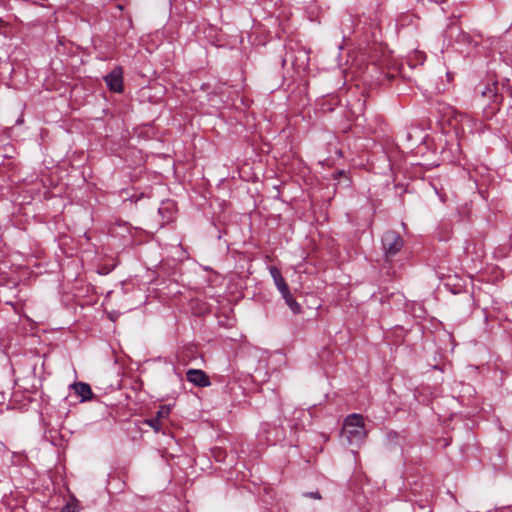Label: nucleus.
<instances>
[{
  "mask_svg": "<svg viewBox=\"0 0 512 512\" xmlns=\"http://www.w3.org/2000/svg\"><path fill=\"white\" fill-rule=\"evenodd\" d=\"M367 435L364 427V419L360 414L348 415L344 421L341 437L348 445L362 442Z\"/></svg>",
  "mask_w": 512,
  "mask_h": 512,
  "instance_id": "nucleus-1",
  "label": "nucleus"
},
{
  "mask_svg": "<svg viewBox=\"0 0 512 512\" xmlns=\"http://www.w3.org/2000/svg\"><path fill=\"white\" fill-rule=\"evenodd\" d=\"M382 245L386 256H393L401 250L403 240L396 232L388 231L383 235Z\"/></svg>",
  "mask_w": 512,
  "mask_h": 512,
  "instance_id": "nucleus-2",
  "label": "nucleus"
},
{
  "mask_svg": "<svg viewBox=\"0 0 512 512\" xmlns=\"http://www.w3.org/2000/svg\"><path fill=\"white\" fill-rule=\"evenodd\" d=\"M104 79L111 91L116 93L123 91V71L121 67H115Z\"/></svg>",
  "mask_w": 512,
  "mask_h": 512,
  "instance_id": "nucleus-3",
  "label": "nucleus"
},
{
  "mask_svg": "<svg viewBox=\"0 0 512 512\" xmlns=\"http://www.w3.org/2000/svg\"><path fill=\"white\" fill-rule=\"evenodd\" d=\"M171 413V408L168 405H162L156 413L154 418H149L144 421L145 424L150 426L155 432L162 430V421L167 419Z\"/></svg>",
  "mask_w": 512,
  "mask_h": 512,
  "instance_id": "nucleus-4",
  "label": "nucleus"
},
{
  "mask_svg": "<svg viewBox=\"0 0 512 512\" xmlns=\"http://www.w3.org/2000/svg\"><path fill=\"white\" fill-rule=\"evenodd\" d=\"M186 378L189 382L199 387H207L210 385L209 377L202 370L189 369L186 372Z\"/></svg>",
  "mask_w": 512,
  "mask_h": 512,
  "instance_id": "nucleus-5",
  "label": "nucleus"
},
{
  "mask_svg": "<svg viewBox=\"0 0 512 512\" xmlns=\"http://www.w3.org/2000/svg\"><path fill=\"white\" fill-rule=\"evenodd\" d=\"M269 272H270L271 277L273 278L274 283H275L277 289L279 290V292L281 294H287L289 287H288L287 283L285 282L280 270L275 266H271L269 268Z\"/></svg>",
  "mask_w": 512,
  "mask_h": 512,
  "instance_id": "nucleus-6",
  "label": "nucleus"
},
{
  "mask_svg": "<svg viewBox=\"0 0 512 512\" xmlns=\"http://www.w3.org/2000/svg\"><path fill=\"white\" fill-rule=\"evenodd\" d=\"M72 389L75 393L81 398V401H87L92 398V390L91 387L83 382H77L72 384Z\"/></svg>",
  "mask_w": 512,
  "mask_h": 512,
  "instance_id": "nucleus-7",
  "label": "nucleus"
},
{
  "mask_svg": "<svg viewBox=\"0 0 512 512\" xmlns=\"http://www.w3.org/2000/svg\"><path fill=\"white\" fill-rule=\"evenodd\" d=\"M284 298L286 304L291 309L294 314H298L301 312L300 304L292 297L290 290L287 291V294H281Z\"/></svg>",
  "mask_w": 512,
  "mask_h": 512,
  "instance_id": "nucleus-8",
  "label": "nucleus"
},
{
  "mask_svg": "<svg viewBox=\"0 0 512 512\" xmlns=\"http://www.w3.org/2000/svg\"><path fill=\"white\" fill-rule=\"evenodd\" d=\"M497 91V85L493 83L492 87H487L485 90H483L481 93L483 96H496Z\"/></svg>",
  "mask_w": 512,
  "mask_h": 512,
  "instance_id": "nucleus-9",
  "label": "nucleus"
},
{
  "mask_svg": "<svg viewBox=\"0 0 512 512\" xmlns=\"http://www.w3.org/2000/svg\"><path fill=\"white\" fill-rule=\"evenodd\" d=\"M173 208H174L173 203H171V202L164 203V204L159 208V213H160V214H163L165 211H167V212H172Z\"/></svg>",
  "mask_w": 512,
  "mask_h": 512,
  "instance_id": "nucleus-10",
  "label": "nucleus"
},
{
  "mask_svg": "<svg viewBox=\"0 0 512 512\" xmlns=\"http://www.w3.org/2000/svg\"><path fill=\"white\" fill-rule=\"evenodd\" d=\"M60 512H76L75 505L69 503L65 505Z\"/></svg>",
  "mask_w": 512,
  "mask_h": 512,
  "instance_id": "nucleus-11",
  "label": "nucleus"
},
{
  "mask_svg": "<svg viewBox=\"0 0 512 512\" xmlns=\"http://www.w3.org/2000/svg\"><path fill=\"white\" fill-rule=\"evenodd\" d=\"M306 495L309 496V497H312L314 499H321V495L319 494V492H311V493H308Z\"/></svg>",
  "mask_w": 512,
  "mask_h": 512,
  "instance_id": "nucleus-12",
  "label": "nucleus"
},
{
  "mask_svg": "<svg viewBox=\"0 0 512 512\" xmlns=\"http://www.w3.org/2000/svg\"><path fill=\"white\" fill-rule=\"evenodd\" d=\"M172 219V215L170 214L167 218H166V221H170Z\"/></svg>",
  "mask_w": 512,
  "mask_h": 512,
  "instance_id": "nucleus-13",
  "label": "nucleus"
}]
</instances>
